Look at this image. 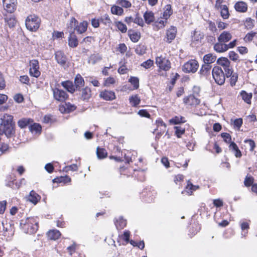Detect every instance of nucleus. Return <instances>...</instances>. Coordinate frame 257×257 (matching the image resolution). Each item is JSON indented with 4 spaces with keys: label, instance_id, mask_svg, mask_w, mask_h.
Returning a JSON list of instances; mask_svg holds the SVG:
<instances>
[{
    "label": "nucleus",
    "instance_id": "obj_52",
    "mask_svg": "<svg viewBox=\"0 0 257 257\" xmlns=\"http://www.w3.org/2000/svg\"><path fill=\"white\" fill-rule=\"evenodd\" d=\"M175 134L177 138H181V136L185 133V130L180 126H175Z\"/></svg>",
    "mask_w": 257,
    "mask_h": 257
},
{
    "label": "nucleus",
    "instance_id": "obj_1",
    "mask_svg": "<svg viewBox=\"0 0 257 257\" xmlns=\"http://www.w3.org/2000/svg\"><path fill=\"white\" fill-rule=\"evenodd\" d=\"M41 19L35 15H30L25 20L27 29L32 32H36L40 27Z\"/></svg>",
    "mask_w": 257,
    "mask_h": 257
},
{
    "label": "nucleus",
    "instance_id": "obj_24",
    "mask_svg": "<svg viewBox=\"0 0 257 257\" xmlns=\"http://www.w3.org/2000/svg\"><path fill=\"white\" fill-rule=\"evenodd\" d=\"M33 122V120L30 118H22L18 121V124L21 128H24Z\"/></svg>",
    "mask_w": 257,
    "mask_h": 257
},
{
    "label": "nucleus",
    "instance_id": "obj_29",
    "mask_svg": "<svg viewBox=\"0 0 257 257\" xmlns=\"http://www.w3.org/2000/svg\"><path fill=\"white\" fill-rule=\"evenodd\" d=\"M240 95L242 99L247 104L251 103V99L252 96L251 93H247L244 90H242L240 92Z\"/></svg>",
    "mask_w": 257,
    "mask_h": 257
},
{
    "label": "nucleus",
    "instance_id": "obj_53",
    "mask_svg": "<svg viewBox=\"0 0 257 257\" xmlns=\"http://www.w3.org/2000/svg\"><path fill=\"white\" fill-rule=\"evenodd\" d=\"M76 109V106L70 103H66L65 106L64 107V109L66 112H70L71 111H74Z\"/></svg>",
    "mask_w": 257,
    "mask_h": 257
},
{
    "label": "nucleus",
    "instance_id": "obj_59",
    "mask_svg": "<svg viewBox=\"0 0 257 257\" xmlns=\"http://www.w3.org/2000/svg\"><path fill=\"white\" fill-rule=\"evenodd\" d=\"M253 22V20H252L250 18H248L246 19L245 21V26L248 29H251L254 26Z\"/></svg>",
    "mask_w": 257,
    "mask_h": 257
},
{
    "label": "nucleus",
    "instance_id": "obj_64",
    "mask_svg": "<svg viewBox=\"0 0 257 257\" xmlns=\"http://www.w3.org/2000/svg\"><path fill=\"white\" fill-rule=\"evenodd\" d=\"M229 58L233 61H236L238 59V55L234 51H230L228 53Z\"/></svg>",
    "mask_w": 257,
    "mask_h": 257
},
{
    "label": "nucleus",
    "instance_id": "obj_44",
    "mask_svg": "<svg viewBox=\"0 0 257 257\" xmlns=\"http://www.w3.org/2000/svg\"><path fill=\"white\" fill-rule=\"evenodd\" d=\"M172 14V11L171 10V6L170 5H168L165 7V10L163 13V18L167 20L170 16Z\"/></svg>",
    "mask_w": 257,
    "mask_h": 257
},
{
    "label": "nucleus",
    "instance_id": "obj_13",
    "mask_svg": "<svg viewBox=\"0 0 257 257\" xmlns=\"http://www.w3.org/2000/svg\"><path fill=\"white\" fill-rule=\"evenodd\" d=\"M68 45L71 48H75L78 45V42L76 36L73 31H70L68 38Z\"/></svg>",
    "mask_w": 257,
    "mask_h": 257
},
{
    "label": "nucleus",
    "instance_id": "obj_17",
    "mask_svg": "<svg viewBox=\"0 0 257 257\" xmlns=\"http://www.w3.org/2000/svg\"><path fill=\"white\" fill-rule=\"evenodd\" d=\"M84 85V80L83 77L79 74H77L74 79V86L76 90H80L81 87Z\"/></svg>",
    "mask_w": 257,
    "mask_h": 257
},
{
    "label": "nucleus",
    "instance_id": "obj_31",
    "mask_svg": "<svg viewBox=\"0 0 257 257\" xmlns=\"http://www.w3.org/2000/svg\"><path fill=\"white\" fill-rule=\"evenodd\" d=\"M102 59L101 56L99 54H93L90 56L88 58V63L94 65Z\"/></svg>",
    "mask_w": 257,
    "mask_h": 257
},
{
    "label": "nucleus",
    "instance_id": "obj_57",
    "mask_svg": "<svg viewBox=\"0 0 257 257\" xmlns=\"http://www.w3.org/2000/svg\"><path fill=\"white\" fill-rule=\"evenodd\" d=\"M115 80L113 77H109L104 79V85L106 87L109 86L110 85L114 84Z\"/></svg>",
    "mask_w": 257,
    "mask_h": 257
},
{
    "label": "nucleus",
    "instance_id": "obj_50",
    "mask_svg": "<svg viewBox=\"0 0 257 257\" xmlns=\"http://www.w3.org/2000/svg\"><path fill=\"white\" fill-rule=\"evenodd\" d=\"M116 26L117 29L122 33H124L127 31V27L125 25L122 23L121 22H117L116 23Z\"/></svg>",
    "mask_w": 257,
    "mask_h": 257
},
{
    "label": "nucleus",
    "instance_id": "obj_11",
    "mask_svg": "<svg viewBox=\"0 0 257 257\" xmlns=\"http://www.w3.org/2000/svg\"><path fill=\"white\" fill-rule=\"evenodd\" d=\"M99 96L105 100H112L115 98V93L112 91L104 90L100 92Z\"/></svg>",
    "mask_w": 257,
    "mask_h": 257
},
{
    "label": "nucleus",
    "instance_id": "obj_62",
    "mask_svg": "<svg viewBox=\"0 0 257 257\" xmlns=\"http://www.w3.org/2000/svg\"><path fill=\"white\" fill-rule=\"evenodd\" d=\"M138 114L141 117L150 118L151 115L146 109H141L138 112Z\"/></svg>",
    "mask_w": 257,
    "mask_h": 257
},
{
    "label": "nucleus",
    "instance_id": "obj_41",
    "mask_svg": "<svg viewBox=\"0 0 257 257\" xmlns=\"http://www.w3.org/2000/svg\"><path fill=\"white\" fill-rule=\"evenodd\" d=\"M222 8L220 10L221 16L223 19H227L229 18L230 15L228 9L226 5H223Z\"/></svg>",
    "mask_w": 257,
    "mask_h": 257
},
{
    "label": "nucleus",
    "instance_id": "obj_15",
    "mask_svg": "<svg viewBox=\"0 0 257 257\" xmlns=\"http://www.w3.org/2000/svg\"><path fill=\"white\" fill-rule=\"evenodd\" d=\"M61 85L67 91L71 93H73L76 90L72 81L69 80L63 81L61 82Z\"/></svg>",
    "mask_w": 257,
    "mask_h": 257
},
{
    "label": "nucleus",
    "instance_id": "obj_12",
    "mask_svg": "<svg viewBox=\"0 0 257 257\" xmlns=\"http://www.w3.org/2000/svg\"><path fill=\"white\" fill-rule=\"evenodd\" d=\"M81 91V99L83 101H88L91 97V90L87 86L80 90Z\"/></svg>",
    "mask_w": 257,
    "mask_h": 257
},
{
    "label": "nucleus",
    "instance_id": "obj_19",
    "mask_svg": "<svg viewBox=\"0 0 257 257\" xmlns=\"http://www.w3.org/2000/svg\"><path fill=\"white\" fill-rule=\"evenodd\" d=\"M2 122L1 125H7L8 124H15L13 122V116L8 114H5L3 117L1 118Z\"/></svg>",
    "mask_w": 257,
    "mask_h": 257
},
{
    "label": "nucleus",
    "instance_id": "obj_42",
    "mask_svg": "<svg viewBox=\"0 0 257 257\" xmlns=\"http://www.w3.org/2000/svg\"><path fill=\"white\" fill-rule=\"evenodd\" d=\"M78 23V21L74 18H72L71 19L70 23L68 25V31L69 33L70 31H73L74 32V30H75L74 28H76Z\"/></svg>",
    "mask_w": 257,
    "mask_h": 257
},
{
    "label": "nucleus",
    "instance_id": "obj_16",
    "mask_svg": "<svg viewBox=\"0 0 257 257\" xmlns=\"http://www.w3.org/2000/svg\"><path fill=\"white\" fill-rule=\"evenodd\" d=\"M231 38L232 35L229 32L223 31L218 37V41L225 43L229 41Z\"/></svg>",
    "mask_w": 257,
    "mask_h": 257
},
{
    "label": "nucleus",
    "instance_id": "obj_46",
    "mask_svg": "<svg viewBox=\"0 0 257 257\" xmlns=\"http://www.w3.org/2000/svg\"><path fill=\"white\" fill-rule=\"evenodd\" d=\"M115 225H126L127 220L123 217L120 216L114 220Z\"/></svg>",
    "mask_w": 257,
    "mask_h": 257
},
{
    "label": "nucleus",
    "instance_id": "obj_20",
    "mask_svg": "<svg viewBox=\"0 0 257 257\" xmlns=\"http://www.w3.org/2000/svg\"><path fill=\"white\" fill-rule=\"evenodd\" d=\"M40 199L41 196L34 191L32 190L30 192L28 197V200L30 202L36 205Z\"/></svg>",
    "mask_w": 257,
    "mask_h": 257
},
{
    "label": "nucleus",
    "instance_id": "obj_55",
    "mask_svg": "<svg viewBox=\"0 0 257 257\" xmlns=\"http://www.w3.org/2000/svg\"><path fill=\"white\" fill-rule=\"evenodd\" d=\"M256 34V33L253 31L248 33L247 34H246L244 38L245 41L251 42L253 40V38L255 37Z\"/></svg>",
    "mask_w": 257,
    "mask_h": 257
},
{
    "label": "nucleus",
    "instance_id": "obj_28",
    "mask_svg": "<svg viewBox=\"0 0 257 257\" xmlns=\"http://www.w3.org/2000/svg\"><path fill=\"white\" fill-rule=\"evenodd\" d=\"M5 21L8 25L10 28L15 27L16 24V20L13 15L5 16L4 18Z\"/></svg>",
    "mask_w": 257,
    "mask_h": 257
},
{
    "label": "nucleus",
    "instance_id": "obj_34",
    "mask_svg": "<svg viewBox=\"0 0 257 257\" xmlns=\"http://www.w3.org/2000/svg\"><path fill=\"white\" fill-rule=\"evenodd\" d=\"M217 63L221 66L223 67V69L230 65V61L225 57L219 58L217 60Z\"/></svg>",
    "mask_w": 257,
    "mask_h": 257
},
{
    "label": "nucleus",
    "instance_id": "obj_63",
    "mask_svg": "<svg viewBox=\"0 0 257 257\" xmlns=\"http://www.w3.org/2000/svg\"><path fill=\"white\" fill-rule=\"evenodd\" d=\"M78 170V166L77 164H73L71 165L66 166L65 167V170L67 172L68 171H76Z\"/></svg>",
    "mask_w": 257,
    "mask_h": 257
},
{
    "label": "nucleus",
    "instance_id": "obj_54",
    "mask_svg": "<svg viewBox=\"0 0 257 257\" xmlns=\"http://www.w3.org/2000/svg\"><path fill=\"white\" fill-rule=\"evenodd\" d=\"M130 232L128 230H125L122 234L119 235L120 238L124 240L126 243L130 241Z\"/></svg>",
    "mask_w": 257,
    "mask_h": 257
},
{
    "label": "nucleus",
    "instance_id": "obj_51",
    "mask_svg": "<svg viewBox=\"0 0 257 257\" xmlns=\"http://www.w3.org/2000/svg\"><path fill=\"white\" fill-rule=\"evenodd\" d=\"M155 195L152 192H149L147 194V197L143 198V200L147 203H151L154 201Z\"/></svg>",
    "mask_w": 257,
    "mask_h": 257
},
{
    "label": "nucleus",
    "instance_id": "obj_45",
    "mask_svg": "<svg viewBox=\"0 0 257 257\" xmlns=\"http://www.w3.org/2000/svg\"><path fill=\"white\" fill-rule=\"evenodd\" d=\"M146 48L143 45H138L136 49V53L139 55H143L146 53Z\"/></svg>",
    "mask_w": 257,
    "mask_h": 257
},
{
    "label": "nucleus",
    "instance_id": "obj_36",
    "mask_svg": "<svg viewBox=\"0 0 257 257\" xmlns=\"http://www.w3.org/2000/svg\"><path fill=\"white\" fill-rule=\"evenodd\" d=\"M186 120L184 117L182 116H175L169 120L171 123L176 124L180 123L185 122Z\"/></svg>",
    "mask_w": 257,
    "mask_h": 257
},
{
    "label": "nucleus",
    "instance_id": "obj_61",
    "mask_svg": "<svg viewBox=\"0 0 257 257\" xmlns=\"http://www.w3.org/2000/svg\"><path fill=\"white\" fill-rule=\"evenodd\" d=\"M253 182V178L252 177H247L246 176L245 178L244 184V185L246 187H249L251 186Z\"/></svg>",
    "mask_w": 257,
    "mask_h": 257
},
{
    "label": "nucleus",
    "instance_id": "obj_38",
    "mask_svg": "<svg viewBox=\"0 0 257 257\" xmlns=\"http://www.w3.org/2000/svg\"><path fill=\"white\" fill-rule=\"evenodd\" d=\"M131 32L130 30L128 31L130 39L133 42H137L140 39V33L134 31H132V33H131Z\"/></svg>",
    "mask_w": 257,
    "mask_h": 257
},
{
    "label": "nucleus",
    "instance_id": "obj_48",
    "mask_svg": "<svg viewBox=\"0 0 257 257\" xmlns=\"http://www.w3.org/2000/svg\"><path fill=\"white\" fill-rule=\"evenodd\" d=\"M244 143L249 147L250 151H253L255 147V144L254 141L251 139H247L244 141Z\"/></svg>",
    "mask_w": 257,
    "mask_h": 257
},
{
    "label": "nucleus",
    "instance_id": "obj_27",
    "mask_svg": "<svg viewBox=\"0 0 257 257\" xmlns=\"http://www.w3.org/2000/svg\"><path fill=\"white\" fill-rule=\"evenodd\" d=\"M61 236L59 231L55 229L51 230L47 232L48 238L51 240H56Z\"/></svg>",
    "mask_w": 257,
    "mask_h": 257
},
{
    "label": "nucleus",
    "instance_id": "obj_7",
    "mask_svg": "<svg viewBox=\"0 0 257 257\" xmlns=\"http://www.w3.org/2000/svg\"><path fill=\"white\" fill-rule=\"evenodd\" d=\"M53 92L54 98L59 101H65L68 96L66 91L57 88L53 89Z\"/></svg>",
    "mask_w": 257,
    "mask_h": 257
},
{
    "label": "nucleus",
    "instance_id": "obj_26",
    "mask_svg": "<svg viewBox=\"0 0 257 257\" xmlns=\"http://www.w3.org/2000/svg\"><path fill=\"white\" fill-rule=\"evenodd\" d=\"M7 180L8 182L6 183V186L10 187L12 188H19L20 187V185L18 184L17 182L15 183L16 181L15 177L10 176L7 177Z\"/></svg>",
    "mask_w": 257,
    "mask_h": 257
},
{
    "label": "nucleus",
    "instance_id": "obj_2",
    "mask_svg": "<svg viewBox=\"0 0 257 257\" xmlns=\"http://www.w3.org/2000/svg\"><path fill=\"white\" fill-rule=\"evenodd\" d=\"M212 75L215 82L219 85H223L225 81L224 73L219 66H214L212 70Z\"/></svg>",
    "mask_w": 257,
    "mask_h": 257
},
{
    "label": "nucleus",
    "instance_id": "obj_60",
    "mask_svg": "<svg viewBox=\"0 0 257 257\" xmlns=\"http://www.w3.org/2000/svg\"><path fill=\"white\" fill-rule=\"evenodd\" d=\"M154 62L153 60L151 59H149L145 62H144L141 66L146 69L150 68L151 66L153 65Z\"/></svg>",
    "mask_w": 257,
    "mask_h": 257
},
{
    "label": "nucleus",
    "instance_id": "obj_58",
    "mask_svg": "<svg viewBox=\"0 0 257 257\" xmlns=\"http://www.w3.org/2000/svg\"><path fill=\"white\" fill-rule=\"evenodd\" d=\"M221 137L223 139V140L226 143H230L231 142V136L227 133H223L221 134Z\"/></svg>",
    "mask_w": 257,
    "mask_h": 257
},
{
    "label": "nucleus",
    "instance_id": "obj_32",
    "mask_svg": "<svg viewBox=\"0 0 257 257\" xmlns=\"http://www.w3.org/2000/svg\"><path fill=\"white\" fill-rule=\"evenodd\" d=\"M199 188V186L193 185L190 181H188V184L185 188V191L186 192L188 195L192 194L193 191H196Z\"/></svg>",
    "mask_w": 257,
    "mask_h": 257
},
{
    "label": "nucleus",
    "instance_id": "obj_49",
    "mask_svg": "<svg viewBox=\"0 0 257 257\" xmlns=\"http://www.w3.org/2000/svg\"><path fill=\"white\" fill-rule=\"evenodd\" d=\"M238 74L236 72H233L232 74L229 77L230 79V84L231 86H234L235 85L238 79Z\"/></svg>",
    "mask_w": 257,
    "mask_h": 257
},
{
    "label": "nucleus",
    "instance_id": "obj_43",
    "mask_svg": "<svg viewBox=\"0 0 257 257\" xmlns=\"http://www.w3.org/2000/svg\"><path fill=\"white\" fill-rule=\"evenodd\" d=\"M128 82L131 83L134 87V89H137L139 87V79L137 77L131 76L128 79Z\"/></svg>",
    "mask_w": 257,
    "mask_h": 257
},
{
    "label": "nucleus",
    "instance_id": "obj_25",
    "mask_svg": "<svg viewBox=\"0 0 257 257\" xmlns=\"http://www.w3.org/2000/svg\"><path fill=\"white\" fill-rule=\"evenodd\" d=\"M216 57L213 54L209 53L204 56L203 61L205 64L211 65V64L216 61Z\"/></svg>",
    "mask_w": 257,
    "mask_h": 257
},
{
    "label": "nucleus",
    "instance_id": "obj_4",
    "mask_svg": "<svg viewBox=\"0 0 257 257\" xmlns=\"http://www.w3.org/2000/svg\"><path fill=\"white\" fill-rule=\"evenodd\" d=\"M156 63L160 69L164 71H168L171 68L170 62L162 55L156 57Z\"/></svg>",
    "mask_w": 257,
    "mask_h": 257
},
{
    "label": "nucleus",
    "instance_id": "obj_40",
    "mask_svg": "<svg viewBox=\"0 0 257 257\" xmlns=\"http://www.w3.org/2000/svg\"><path fill=\"white\" fill-rule=\"evenodd\" d=\"M71 181V178L68 176H66L65 177H57L53 180V182L54 183H67Z\"/></svg>",
    "mask_w": 257,
    "mask_h": 257
},
{
    "label": "nucleus",
    "instance_id": "obj_6",
    "mask_svg": "<svg viewBox=\"0 0 257 257\" xmlns=\"http://www.w3.org/2000/svg\"><path fill=\"white\" fill-rule=\"evenodd\" d=\"M15 124L0 126V135L5 134L8 138L15 134Z\"/></svg>",
    "mask_w": 257,
    "mask_h": 257
},
{
    "label": "nucleus",
    "instance_id": "obj_21",
    "mask_svg": "<svg viewBox=\"0 0 257 257\" xmlns=\"http://www.w3.org/2000/svg\"><path fill=\"white\" fill-rule=\"evenodd\" d=\"M214 50L218 53H222L227 50V44L222 42H218L214 45Z\"/></svg>",
    "mask_w": 257,
    "mask_h": 257
},
{
    "label": "nucleus",
    "instance_id": "obj_56",
    "mask_svg": "<svg viewBox=\"0 0 257 257\" xmlns=\"http://www.w3.org/2000/svg\"><path fill=\"white\" fill-rule=\"evenodd\" d=\"M223 70L224 71V73L225 74V77H226L227 78L229 77L234 72L233 70L230 65L228 66V67H226L223 68Z\"/></svg>",
    "mask_w": 257,
    "mask_h": 257
},
{
    "label": "nucleus",
    "instance_id": "obj_3",
    "mask_svg": "<svg viewBox=\"0 0 257 257\" xmlns=\"http://www.w3.org/2000/svg\"><path fill=\"white\" fill-rule=\"evenodd\" d=\"M199 67L198 63L195 60H191L185 63L182 67L185 73H195Z\"/></svg>",
    "mask_w": 257,
    "mask_h": 257
},
{
    "label": "nucleus",
    "instance_id": "obj_8",
    "mask_svg": "<svg viewBox=\"0 0 257 257\" xmlns=\"http://www.w3.org/2000/svg\"><path fill=\"white\" fill-rule=\"evenodd\" d=\"M17 0H3V6L5 9L10 13H12L16 10V3Z\"/></svg>",
    "mask_w": 257,
    "mask_h": 257
},
{
    "label": "nucleus",
    "instance_id": "obj_39",
    "mask_svg": "<svg viewBox=\"0 0 257 257\" xmlns=\"http://www.w3.org/2000/svg\"><path fill=\"white\" fill-rule=\"evenodd\" d=\"M96 154L98 159H102L106 157L107 152L105 149L97 147L96 150Z\"/></svg>",
    "mask_w": 257,
    "mask_h": 257
},
{
    "label": "nucleus",
    "instance_id": "obj_23",
    "mask_svg": "<svg viewBox=\"0 0 257 257\" xmlns=\"http://www.w3.org/2000/svg\"><path fill=\"white\" fill-rule=\"evenodd\" d=\"M234 8L237 12L244 13L247 11V6L244 2H238L235 4Z\"/></svg>",
    "mask_w": 257,
    "mask_h": 257
},
{
    "label": "nucleus",
    "instance_id": "obj_9",
    "mask_svg": "<svg viewBox=\"0 0 257 257\" xmlns=\"http://www.w3.org/2000/svg\"><path fill=\"white\" fill-rule=\"evenodd\" d=\"M55 57L57 62L61 66L65 67L67 62V58L64 53L58 51L55 52Z\"/></svg>",
    "mask_w": 257,
    "mask_h": 257
},
{
    "label": "nucleus",
    "instance_id": "obj_14",
    "mask_svg": "<svg viewBox=\"0 0 257 257\" xmlns=\"http://www.w3.org/2000/svg\"><path fill=\"white\" fill-rule=\"evenodd\" d=\"M211 66L206 64H203L199 70V74L200 77L206 78L210 74Z\"/></svg>",
    "mask_w": 257,
    "mask_h": 257
},
{
    "label": "nucleus",
    "instance_id": "obj_47",
    "mask_svg": "<svg viewBox=\"0 0 257 257\" xmlns=\"http://www.w3.org/2000/svg\"><path fill=\"white\" fill-rule=\"evenodd\" d=\"M116 3L121 7L125 8H130L132 6L131 2L127 0H117Z\"/></svg>",
    "mask_w": 257,
    "mask_h": 257
},
{
    "label": "nucleus",
    "instance_id": "obj_10",
    "mask_svg": "<svg viewBox=\"0 0 257 257\" xmlns=\"http://www.w3.org/2000/svg\"><path fill=\"white\" fill-rule=\"evenodd\" d=\"M200 100L193 94H190L183 99V102L190 105H197L200 103Z\"/></svg>",
    "mask_w": 257,
    "mask_h": 257
},
{
    "label": "nucleus",
    "instance_id": "obj_18",
    "mask_svg": "<svg viewBox=\"0 0 257 257\" xmlns=\"http://www.w3.org/2000/svg\"><path fill=\"white\" fill-rule=\"evenodd\" d=\"M141 98L138 94L132 95L129 97V102L132 106L137 107L141 102Z\"/></svg>",
    "mask_w": 257,
    "mask_h": 257
},
{
    "label": "nucleus",
    "instance_id": "obj_37",
    "mask_svg": "<svg viewBox=\"0 0 257 257\" xmlns=\"http://www.w3.org/2000/svg\"><path fill=\"white\" fill-rule=\"evenodd\" d=\"M111 12L114 15L121 16L123 13V10L119 6L113 5L111 8Z\"/></svg>",
    "mask_w": 257,
    "mask_h": 257
},
{
    "label": "nucleus",
    "instance_id": "obj_33",
    "mask_svg": "<svg viewBox=\"0 0 257 257\" xmlns=\"http://www.w3.org/2000/svg\"><path fill=\"white\" fill-rule=\"evenodd\" d=\"M29 130L32 133L40 134L42 131V127L39 123H34L33 124H30Z\"/></svg>",
    "mask_w": 257,
    "mask_h": 257
},
{
    "label": "nucleus",
    "instance_id": "obj_30",
    "mask_svg": "<svg viewBox=\"0 0 257 257\" xmlns=\"http://www.w3.org/2000/svg\"><path fill=\"white\" fill-rule=\"evenodd\" d=\"M87 25V22L86 21H83L80 23L79 25L77 24L76 28H74V29L77 31L78 33L82 34L86 31Z\"/></svg>",
    "mask_w": 257,
    "mask_h": 257
},
{
    "label": "nucleus",
    "instance_id": "obj_5",
    "mask_svg": "<svg viewBox=\"0 0 257 257\" xmlns=\"http://www.w3.org/2000/svg\"><path fill=\"white\" fill-rule=\"evenodd\" d=\"M30 68L29 70V73L31 76L35 77L36 78L38 77L41 73L39 70V65L38 61L37 60H33L30 62Z\"/></svg>",
    "mask_w": 257,
    "mask_h": 257
},
{
    "label": "nucleus",
    "instance_id": "obj_35",
    "mask_svg": "<svg viewBox=\"0 0 257 257\" xmlns=\"http://www.w3.org/2000/svg\"><path fill=\"white\" fill-rule=\"evenodd\" d=\"M176 30L175 29H170L168 30L166 33V41L170 43L174 40L176 37Z\"/></svg>",
    "mask_w": 257,
    "mask_h": 257
},
{
    "label": "nucleus",
    "instance_id": "obj_22",
    "mask_svg": "<svg viewBox=\"0 0 257 257\" xmlns=\"http://www.w3.org/2000/svg\"><path fill=\"white\" fill-rule=\"evenodd\" d=\"M144 18L147 24H150L155 21L154 14L152 11H147L144 14Z\"/></svg>",
    "mask_w": 257,
    "mask_h": 257
}]
</instances>
